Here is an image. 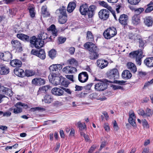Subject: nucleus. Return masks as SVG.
Instances as JSON below:
<instances>
[{
  "mask_svg": "<svg viewBox=\"0 0 153 153\" xmlns=\"http://www.w3.org/2000/svg\"><path fill=\"white\" fill-rule=\"evenodd\" d=\"M117 31L115 28L112 27L107 29L103 33V36L105 38L109 39L116 35Z\"/></svg>",
  "mask_w": 153,
  "mask_h": 153,
  "instance_id": "nucleus-1",
  "label": "nucleus"
},
{
  "mask_svg": "<svg viewBox=\"0 0 153 153\" xmlns=\"http://www.w3.org/2000/svg\"><path fill=\"white\" fill-rule=\"evenodd\" d=\"M100 82H99L95 85V89L99 91H102L106 89L107 87V82H112L110 81L104 79L102 81L101 80H99Z\"/></svg>",
  "mask_w": 153,
  "mask_h": 153,
  "instance_id": "nucleus-2",
  "label": "nucleus"
},
{
  "mask_svg": "<svg viewBox=\"0 0 153 153\" xmlns=\"http://www.w3.org/2000/svg\"><path fill=\"white\" fill-rule=\"evenodd\" d=\"M129 54L133 58H136V61L137 64L140 65L141 64V59L144 56L142 55L143 52L141 50H138L131 52Z\"/></svg>",
  "mask_w": 153,
  "mask_h": 153,
  "instance_id": "nucleus-3",
  "label": "nucleus"
},
{
  "mask_svg": "<svg viewBox=\"0 0 153 153\" xmlns=\"http://www.w3.org/2000/svg\"><path fill=\"white\" fill-rule=\"evenodd\" d=\"M28 106L27 104L18 102L15 105V107L13 108V112L15 114H18L22 112V108L27 109Z\"/></svg>",
  "mask_w": 153,
  "mask_h": 153,
  "instance_id": "nucleus-4",
  "label": "nucleus"
},
{
  "mask_svg": "<svg viewBox=\"0 0 153 153\" xmlns=\"http://www.w3.org/2000/svg\"><path fill=\"white\" fill-rule=\"evenodd\" d=\"M85 48L90 52H98V49L94 43L90 42H87L84 45Z\"/></svg>",
  "mask_w": 153,
  "mask_h": 153,
  "instance_id": "nucleus-5",
  "label": "nucleus"
},
{
  "mask_svg": "<svg viewBox=\"0 0 153 153\" xmlns=\"http://www.w3.org/2000/svg\"><path fill=\"white\" fill-rule=\"evenodd\" d=\"M108 77L110 79H115L119 77V73L117 69L114 68L107 73Z\"/></svg>",
  "mask_w": 153,
  "mask_h": 153,
  "instance_id": "nucleus-6",
  "label": "nucleus"
},
{
  "mask_svg": "<svg viewBox=\"0 0 153 153\" xmlns=\"http://www.w3.org/2000/svg\"><path fill=\"white\" fill-rule=\"evenodd\" d=\"M31 53L32 54L36 55L42 59H44L45 58V54L44 50L41 49L39 50H36L33 49Z\"/></svg>",
  "mask_w": 153,
  "mask_h": 153,
  "instance_id": "nucleus-7",
  "label": "nucleus"
},
{
  "mask_svg": "<svg viewBox=\"0 0 153 153\" xmlns=\"http://www.w3.org/2000/svg\"><path fill=\"white\" fill-rule=\"evenodd\" d=\"M136 116L134 111L131 110L129 112L128 122L133 126H136V124L135 122Z\"/></svg>",
  "mask_w": 153,
  "mask_h": 153,
  "instance_id": "nucleus-8",
  "label": "nucleus"
},
{
  "mask_svg": "<svg viewBox=\"0 0 153 153\" xmlns=\"http://www.w3.org/2000/svg\"><path fill=\"white\" fill-rule=\"evenodd\" d=\"M99 17L102 19L106 20L109 17V11L106 9L101 10L98 13Z\"/></svg>",
  "mask_w": 153,
  "mask_h": 153,
  "instance_id": "nucleus-9",
  "label": "nucleus"
},
{
  "mask_svg": "<svg viewBox=\"0 0 153 153\" xmlns=\"http://www.w3.org/2000/svg\"><path fill=\"white\" fill-rule=\"evenodd\" d=\"M0 93L2 94H5L10 97L12 96L13 93L11 90L3 86H1L0 84Z\"/></svg>",
  "mask_w": 153,
  "mask_h": 153,
  "instance_id": "nucleus-10",
  "label": "nucleus"
},
{
  "mask_svg": "<svg viewBox=\"0 0 153 153\" xmlns=\"http://www.w3.org/2000/svg\"><path fill=\"white\" fill-rule=\"evenodd\" d=\"M118 21L121 25H126L128 22V16L126 14L121 15L119 17Z\"/></svg>",
  "mask_w": 153,
  "mask_h": 153,
  "instance_id": "nucleus-11",
  "label": "nucleus"
},
{
  "mask_svg": "<svg viewBox=\"0 0 153 153\" xmlns=\"http://www.w3.org/2000/svg\"><path fill=\"white\" fill-rule=\"evenodd\" d=\"M88 76L86 72H83L80 73L78 75V80L81 82H86L88 79Z\"/></svg>",
  "mask_w": 153,
  "mask_h": 153,
  "instance_id": "nucleus-12",
  "label": "nucleus"
},
{
  "mask_svg": "<svg viewBox=\"0 0 153 153\" xmlns=\"http://www.w3.org/2000/svg\"><path fill=\"white\" fill-rule=\"evenodd\" d=\"M12 57L11 54L9 52L4 53H0V58L3 60L6 61H9Z\"/></svg>",
  "mask_w": 153,
  "mask_h": 153,
  "instance_id": "nucleus-13",
  "label": "nucleus"
},
{
  "mask_svg": "<svg viewBox=\"0 0 153 153\" xmlns=\"http://www.w3.org/2000/svg\"><path fill=\"white\" fill-rule=\"evenodd\" d=\"M100 4L102 6L106 8L108 10L111 11L112 12L115 19L116 20H117V19L116 17L115 12L113 11L111 7L110 6L108 5L106 2L103 1H102L100 2Z\"/></svg>",
  "mask_w": 153,
  "mask_h": 153,
  "instance_id": "nucleus-14",
  "label": "nucleus"
},
{
  "mask_svg": "<svg viewBox=\"0 0 153 153\" xmlns=\"http://www.w3.org/2000/svg\"><path fill=\"white\" fill-rule=\"evenodd\" d=\"M62 71L66 74H72L76 72L77 69L74 67L67 66L63 69Z\"/></svg>",
  "mask_w": 153,
  "mask_h": 153,
  "instance_id": "nucleus-15",
  "label": "nucleus"
},
{
  "mask_svg": "<svg viewBox=\"0 0 153 153\" xmlns=\"http://www.w3.org/2000/svg\"><path fill=\"white\" fill-rule=\"evenodd\" d=\"M9 72V68L4 64L0 65V74L6 75Z\"/></svg>",
  "mask_w": 153,
  "mask_h": 153,
  "instance_id": "nucleus-16",
  "label": "nucleus"
},
{
  "mask_svg": "<svg viewBox=\"0 0 153 153\" xmlns=\"http://www.w3.org/2000/svg\"><path fill=\"white\" fill-rule=\"evenodd\" d=\"M54 74H52V83L55 85H59L62 77H60L55 76Z\"/></svg>",
  "mask_w": 153,
  "mask_h": 153,
  "instance_id": "nucleus-17",
  "label": "nucleus"
},
{
  "mask_svg": "<svg viewBox=\"0 0 153 153\" xmlns=\"http://www.w3.org/2000/svg\"><path fill=\"white\" fill-rule=\"evenodd\" d=\"M51 92L53 94L56 96H60L64 94V91L62 90L57 87L52 88Z\"/></svg>",
  "mask_w": 153,
  "mask_h": 153,
  "instance_id": "nucleus-18",
  "label": "nucleus"
},
{
  "mask_svg": "<svg viewBox=\"0 0 153 153\" xmlns=\"http://www.w3.org/2000/svg\"><path fill=\"white\" fill-rule=\"evenodd\" d=\"M79 11L83 15H88V8L87 4H84L81 5L79 8Z\"/></svg>",
  "mask_w": 153,
  "mask_h": 153,
  "instance_id": "nucleus-19",
  "label": "nucleus"
},
{
  "mask_svg": "<svg viewBox=\"0 0 153 153\" xmlns=\"http://www.w3.org/2000/svg\"><path fill=\"white\" fill-rule=\"evenodd\" d=\"M32 82L33 84L36 85H40L45 84V81L40 78H38L33 79Z\"/></svg>",
  "mask_w": 153,
  "mask_h": 153,
  "instance_id": "nucleus-20",
  "label": "nucleus"
},
{
  "mask_svg": "<svg viewBox=\"0 0 153 153\" xmlns=\"http://www.w3.org/2000/svg\"><path fill=\"white\" fill-rule=\"evenodd\" d=\"M97 63L99 67L102 69L107 66L108 62L105 60L99 59L97 61Z\"/></svg>",
  "mask_w": 153,
  "mask_h": 153,
  "instance_id": "nucleus-21",
  "label": "nucleus"
},
{
  "mask_svg": "<svg viewBox=\"0 0 153 153\" xmlns=\"http://www.w3.org/2000/svg\"><path fill=\"white\" fill-rule=\"evenodd\" d=\"M62 66L60 64H53L51 65L49 69L51 72L57 71L62 68Z\"/></svg>",
  "mask_w": 153,
  "mask_h": 153,
  "instance_id": "nucleus-22",
  "label": "nucleus"
},
{
  "mask_svg": "<svg viewBox=\"0 0 153 153\" xmlns=\"http://www.w3.org/2000/svg\"><path fill=\"white\" fill-rule=\"evenodd\" d=\"M47 30L50 33L51 32L53 36H57V31L54 25H52L47 28Z\"/></svg>",
  "mask_w": 153,
  "mask_h": 153,
  "instance_id": "nucleus-23",
  "label": "nucleus"
},
{
  "mask_svg": "<svg viewBox=\"0 0 153 153\" xmlns=\"http://www.w3.org/2000/svg\"><path fill=\"white\" fill-rule=\"evenodd\" d=\"M11 43L13 46L16 49H19V51L20 52L22 51V46L20 42L17 40H12Z\"/></svg>",
  "mask_w": 153,
  "mask_h": 153,
  "instance_id": "nucleus-24",
  "label": "nucleus"
},
{
  "mask_svg": "<svg viewBox=\"0 0 153 153\" xmlns=\"http://www.w3.org/2000/svg\"><path fill=\"white\" fill-rule=\"evenodd\" d=\"M127 66L129 70L132 72L134 73L137 71V68L134 64L131 62L127 63Z\"/></svg>",
  "mask_w": 153,
  "mask_h": 153,
  "instance_id": "nucleus-25",
  "label": "nucleus"
},
{
  "mask_svg": "<svg viewBox=\"0 0 153 153\" xmlns=\"http://www.w3.org/2000/svg\"><path fill=\"white\" fill-rule=\"evenodd\" d=\"M21 61L18 59H14L10 62V65L14 67H20L22 65Z\"/></svg>",
  "mask_w": 153,
  "mask_h": 153,
  "instance_id": "nucleus-26",
  "label": "nucleus"
},
{
  "mask_svg": "<svg viewBox=\"0 0 153 153\" xmlns=\"http://www.w3.org/2000/svg\"><path fill=\"white\" fill-rule=\"evenodd\" d=\"M144 63L149 67H153V57L146 58L144 60Z\"/></svg>",
  "mask_w": 153,
  "mask_h": 153,
  "instance_id": "nucleus-27",
  "label": "nucleus"
},
{
  "mask_svg": "<svg viewBox=\"0 0 153 153\" xmlns=\"http://www.w3.org/2000/svg\"><path fill=\"white\" fill-rule=\"evenodd\" d=\"M14 74L17 76L23 77L25 75V72L21 68H15L14 70Z\"/></svg>",
  "mask_w": 153,
  "mask_h": 153,
  "instance_id": "nucleus-28",
  "label": "nucleus"
},
{
  "mask_svg": "<svg viewBox=\"0 0 153 153\" xmlns=\"http://www.w3.org/2000/svg\"><path fill=\"white\" fill-rule=\"evenodd\" d=\"M122 76L124 79H127L131 77L132 74L130 71L128 70H126L124 71L123 72L122 74Z\"/></svg>",
  "mask_w": 153,
  "mask_h": 153,
  "instance_id": "nucleus-29",
  "label": "nucleus"
},
{
  "mask_svg": "<svg viewBox=\"0 0 153 153\" xmlns=\"http://www.w3.org/2000/svg\"><path fill=\"white\" fill-rule=\"evenodd\" d=\"M56 13L58 15L61 14L62 16H66V7H62L57 9L56 11Z\"/></svg>",
  "mask_w": 153,
  "mask_h": 153,
  "instance_id": "nucleus-30",
  "label": "nucleus"
},
{
  "mask_svg": "<svg viewBox=\"0 0 153 153\" xmlns=\"http://www.w3.org/2000/svg\"><path fill=\"white\" fill-rule=\"evenodd\" d=\"M76 4L74 2H70L67 7V10L69 13L72 12L75 9L76 7Z\"/></svg>",
  "mask_w": 153,
  "mask_h": 153,
  "instance_id": "nucleus-31",
  "label": "nucleus"
},
{
  "mask_svg": "<svg viewBox=\"0 0 153 153\" xmlns=\"http://www.w3.org/2000/svg\"><path fill=\"white\" fill-rule=\"evenodd\" d=\"M144 22L148 27L152 26L153 22V19L150 16L146 17L145 18Z\"/></svg>",
  "mask_w": 153,
  "mask_h": 153,
  "instance_id": "nucleus-32",
  "label": "nucleus"
},
{
  "mask_svg": "<svg viewBox=\"0 0 153 153\" xmlns=\"http://www.w3.org/2000/svg\"><path fill=\"white\" fill-rule=\"evenodd\" d=\"M98 52H90L89 53V58L91 60H95L99 57Z\"/></svg>",
  "mask_w": 153,
  "mask_h": 153,
  "instance_id": "nucleus-33",
  "label": "nucleus"
},
{
  "mask_svg": "<svg viewBox=\"0 0 153 153\" xmlns=\"http://www.w3.org/2000/svg\"><path fill=\"white\" fill-rule=\"evenodd\" d=\"M17 37L22 40L26 41H28L29 37L27 35L22 33H19L17 35Z\"/></svg>",
  "mask_w": 153,
  "mask_h": 153,
  "instance_id": "nucleus-34",
  "label": "nucleus"
},
{
  "mask_svg": "<svg viewBox=\"0 0 153 153\" xmlns=\"http://www.w3.org/2000/svg\"><path fill=\"white\" fill-rule=\"evenodd\" d=\"M53 100V97L51 95H46L44 97V99L42 100L45 103H50Z\"/></svg>",
  "mask_w": 153,
  "mask_h": 153,
  "instance_id": "nucleus-35",
  "label": "nucleus"
},
{
  "mask_svg": "<svg viewBox=\"0 0 153 153\" xmlns=\"http://www.w3.org/2000/svg\"><path fill=\"white\" fill-rule=\"evenodd\" d=\"M95 9V6L94 5L91 6L88 8V16L89 18L92 17Z\"/></svg>",
  "mask_w": 153,
  "mask_h": 153,
  "instance_id": "nucleus-36",
  "label": "nucleus"
},
{
  "mask_svg": "<svg viewBox=\"0 0 153 153\" xmlns=\"http://www.w3.org/2000/svg\"><path fill=\"white\" fill-rule=\"evenodd\" d=\"M140 22V19L136 14L134 15L132 17V22L134 25H137Z\"/></svg>",
  "mask_w": 153,
  "mask_h": 153,
  "instance_id": "nucleus-37",
  "label": "nucleus"
},
{
  "mask_svg": "<svg viewBox=\"0 0 153 153\" xmlns=\"http://www.w3.org/2000/svg\"><path fill=\"white\" fill-rule=\"evenodd\" d=\"M43 45L44 42L39 39L36 41L34 46L36 48L39 49L42 47Z\"/></svg>",
  "mask_w": 153,
  "mask_h": 153,
  "instance_id": "nucleus-38",
  "label": "nucleus"
},
{
  "mask_svg": "<svg viewBox=\"0 0 153 153\" xmlns=\"http://www.w3.org/2000/svg\"><path fill=\"white\" fill-rule=\"evenodd\" d=\"M42 13L44 17L48 16L49 13L47 10V7L46 5L43 6L42 7Z\"/></svg>",
  "mask_w": 153,
  "mask_h": 153,
  "instance_id": "nucleus-39",
  "label": "nucleus"
},
{
  "mask_svg": "<svg viewBox=\"0 0 153 153\" xmlns=\"http://www.w3.org/2000/svg\"><path fill=\"white\" fill-rule=\"evenodd\" d=\"M59 22L61 24L65 23L67 20V16H59Z\"/></svg>",
  "mask_w": 153,
  "mask_h": 153,
  "instance_id": "nucleus-40",
  "label": "nucleus"
},
{
  "mask_svg": "<svg viewBox=\"0 0 153 153\" xmlns=\"http://www.w3.org/2000/svg\"><path fill=\"white\" fill-rule=\"evenodd\" d=\"M49 56L52 59L54 58L56 55V52L55 50L52 49L49 52Z\"/></svg>",
  "mask_w": 153,
  "mask_h": 153,
  "instance_id": "nucleus-41",
  "label": "nucleus"
},
{
  "mask_svg": "<svg viewBox=\"0 0 153 153\" xmlns=\"http://www.w3.org/2000/svg\"><path fill=\"white\" fill-rule=\"evenodd\" d=\"M69 82L66 79L62 78L60 83V85L67 87L69 84Z\"/></svg>",
  "mask_w": 153,
  "mask_h": 153,
  "instance_id": "nucleus-42",
  "label": "nucleus"
},
{
  "mask_svg": "<svg viewBox=\"0 0 153 153\" xmlns=\"http://www.w3.org/2000/svg\"><path fill=\"white\" fill-rule=\"evenodd\" d=\"M86 38L88 41H92L94 40L93 36L91 32L88 31L87 32Z\"/></svg>",
  "mask_w": 153,
  "mask_h": 153,
  "instance_id": "nucleus-43",
  "label": "nucleus"
},
{
  "mask_svg": "<svg viewBox=\"0 0 153 153\" xmlns=\"http://www.w3.org/2000/svg\"><path fill=\"white\" fill-rule=\"evenodd\" d=\"M25 75L27 77L33 76L35 74V72L32 70H25Z\"/></svg>",
  "mask_w": 153,
  "mask_h": 153,
  "instance_id": "nucleus-44",
  "label": "nucleus"
},
{
  "mask_svg": "<svg viewBox=\"0 0 153 153\" xmlns=\"http://www.w3.org/2000/svg\"><path fill=\"white\" fill-rule=\"evenodd\" d=\"M77 125L80 131L85 130V128L86 127V125L85 123L82 124L80 122H79L78 123Z\"/></svg>",
  "mask_w": 153,
  "mask_h": 153,
  "instance_id": "nucleus-45",
  "label": "nucleus"
},
{
  "mask_svg": "<svg viewBox=\"0 0 153 153\" xmlns=\"http://www.w3.org/2000/svg\"><path fill=\"white\" fill-rule=\"evenodd\" d=\"M14 30L16 33H19L22 31V30L19 26L15 25L14 28Z\"/></svg>",
  "mask_w": 153,
  "mask_h": 153,
  "instance_id": "nucleus-46",
  "label": "nucleus"
},
{
  "mask_svg": "<svg viewBox=\"0 0 153 153\" xmlns=\"http://www.w3.org/2000/svg\"><path fill=\"white\" fill-rule=\"evenodd\" d=\"M68 61L70 65H77V61L74 58L69 59L68 60Z\"/></svg>",
  "mask_w": 153,
  "mask_h": 153,
  "instance_id": "nucleus-47",
  "label": "nucleus"
},
{
  "mask_svg": "<svg viewBox=\"0 0 153 153\" xmlns=\"http://www.w3.org/2000/svg\"><path fill=\"white\" fill-rule=\"evenodd\" d=\"M49 86L48 85H45L40 88H39V90L43 92H45L47 91L49 88Z\"/></svg>",
  "mask_w": 153,
  "mask_h": 153,
  "instance_id": "nucleus-48",
  "label": "nucleus"
},
{
  "mask_svg": "<svg viewBox=\"0 0 153 153\" xmlns=\"http://www.w3.org/2000/svg\"><path fill=\"white\" fill-rule=\"evenodd\" d=\"M47 35L46 33H41L40 34L39 39L40 40H44L47 38Z\"/></svg>",
  "mask_w": 153,
  "mask_h": 153,
  "instance_id": "nucleus-49",
  "label": "nucleus"
},
{
  "mask_svg": "<svg viewBox=\"0 0 153 153\" xmlns=\"http://www.w3.org/2000/svg\"><path fill=\"white\" fill-rule=\"evenodd\" d=\"M128 2L131 5H135L137 4L140 0H128Z\"/></svg>",
  "mask_w": 153,
  "mask_h": 153,
  "instance_id": "nucleus-50",
  "label": "nucleus"
},
{
  "mask_svg": "<svg viewBox=\"0 0 153 153\" xmlns=\"http://www.w3.org/2000/svg\"><path fill=\"white\" fill-rule=\"evenodd\" d=\"M38 39H37L35 36H33L30 38V42L31 44L34 45L36 42V41Z\"/></svg>",
  "mask_w": 153,
  "mask_h": 153,
  "instance_id": "nucleus-51",
  "label": "nucleus"
},
{
  "mask_svg": "<svg viewBox=\"0 0 153 153\" xmlns=\"http://www.w3.org/2000/svg\"><path fill=\"white\" fill-rule=\"evenodd\" d=\"M153 114L152 111L149 108H147L145 113V116H152Z\"/></svg>",
  "mask_w": 153,
  "mask_h": 153,
  "instance_id": "nucleus-52",
  "label": "nucleus"
},
{
  "mask_svg": "<svg viewBox=\"0 0 153 153\" xmlns=\"http://www.w3.org/2000/svg\"><path fill=\"white\" fill-rule=\"evenodd\" d=\"M144 10L143 8H140L134 10V11L137 15L140 14Z\"/></svg>",
  "mask_w": 153,
  "mask_h": 153,
  "instance_id": "nucleus-53",
  "label": "nucleus"
},
{
  "mask_svg": "<svg viewBox=\"0 0 153 153\" xmlns=\"http://www.w3.org/2000/svg\"><path fill=\"white\" fill-rule=\"evenodd\" d=\"M66 38L63 37H59L58 38V40L59 44H62L64 43L66 41Z\"/></svg>",
  "mask_w": 153,
  "mask_h": 153,
  "instance_id": "nucleus-54",
  "label": "nucleus"
},
{
  "mask_svg": "<svg viewBox=\"0 0 153 153\" xmlns=\"http://www.w3.org/2000/svg\"><path fill=\"white\" fill-rule=\"evenodd\" d=\"M126 82L123 80H115L114 81V83L116 84H118L120 85H124Z\"/></svg>",
  "mask_w": 153,
  "mask_h": 153,
  "instance_id": "nucleus-55",
  "label": "nucleus"
},
{
  "mask_svg": "<svg viewBox=\"0 0 153 153\" xmlns=\"http://www.w3.org/2000/svg\"><path fill=\"white\" fill-rule=\"evenodd\" d=\"M103 127L105 131L107 132H108L110 130V127L109 126V124L107 123H104Z\"/></svg>",
  "mask_w": 153,
  "mask_h": 153,
  "instance_id": "nucleus-56",
  "label": "nucleus"
},
{
  "mask_svg": "<svg viewBox=\"0 0 153 153\" xmlns=\"http://www.w3.org/2000/svg\"><path fill=\"white\" fill-rule=\"evenodd\" d=\"M148 7H147L145 10L146 13H148L150 12L153 10V6H148Z\"/></svg>",
  "mask_w": 153,
  "mask_h": 153,
  "instance_id": "nucleus-57",
  "label": "nucleus"
},
{
  "mask_svg": "<svg viewBox=\"0 0 153 153\" xmlns=\"http://www.w3.org/2000/svg\"><path fill=\"white\" fill-rule=\"evenodd\" d=\"M29 12L30 16L32 17H33L35 15V13L34 12V9L33 8H31L29 9Z\"/></svg>",
  "mask_w": 153,
  "mask_h": 153,
  "instance_id": "nucleus-58",
  "label": "nucleus"
},
{
  "mask_svg": "<svg viewBox=\"0 0 153 153\" xmlns=\"http://www.w3.org/2000/svg\"><path fill=\"white\" fill-rule=\"evenodd\" d=\"M97 147L95 145H93L90 149L88 151L89 153H92L96 149H97Z\"/></svg>",
  "mask_w": 153,
  "mask_h": 153,
  "instance_id": "nucleus-59",
  "label": "nucleus"
},
{
  "mask_svg": "<svg viewBox=\"0 0 153 153\" xmlns=\"http://www.w3.org/2000/svg\"><path fill=\"white\" fill-rule=\"evenodd\" d=\"M53 105L54 106H58L59 105H62V103L61 102L58 101H55L53 103Z\"/></svg>",
  "mask_w": 153,
  "mask_h": 153,
  "instance_id": "nucleus-60",
  "label": "nucleus"
},
{
  "mask_svg": "<svg viewBox=\"0 0 153 153\" xmlns=\"http://www.w3.org/2000/svg\"><path fill=\"white\" fill-rule=\"evenodd\" d=\"M43 108H41L39 107H36L35 108H31L30 110L32 111H40L42 110Z\"/></svg>",
  "mask_w": 153,
  "mask_h": 153,
  "instance_id": "nucleus-61",
  "label": "nucleus"
},
{
  "mask_svg": "<svg viewBox=\"0 0 153 153\" xmlns=\"http://www.w3.org/2000/svg\"><path fill=\"white\" fill-rule=\"evenodd\" d=\"M143 125L144 127L147 128L148 127V123L145 120H144L142 121Z\"/></svg>",
  "mask_w": 153,
  "mask_h": 153,
  "instance_id": "nucleus-62",
  "label": "nucleus"
},
{
  "mask_svg": "<svg viewBox=\"0 0 153 153\" xmlns=\"http://www.w3.org/2000/svg\"><path fill=\"white\" fill-rule=\"evenodd\" d=\"M113 127L114 129L117 131L118 129V127L117 123L115 120L114 121V122L113 123Z\"/></svg>",
  "mask_w": 153,
  "mask_h": 153,
  "instance_id": "nucleus-63",
  "label": "nucleus"
},
{
  "mask_svg": "<svg viewBox=\"0 0 153 153\" xmlns=\"http://www.w3.org/2000/svg\"><path fill=\"white\" fill-rule=\"evenodd\" d=\"M153 83V79H151L150 81H148L147 82L145 83L144 87H147Z\"/></svg>",
  "mask_w": 153,
  "mask_h": 153,
  "instance_id": "nucleus-64",
  "label": "nucleus"
}]
</instances>
